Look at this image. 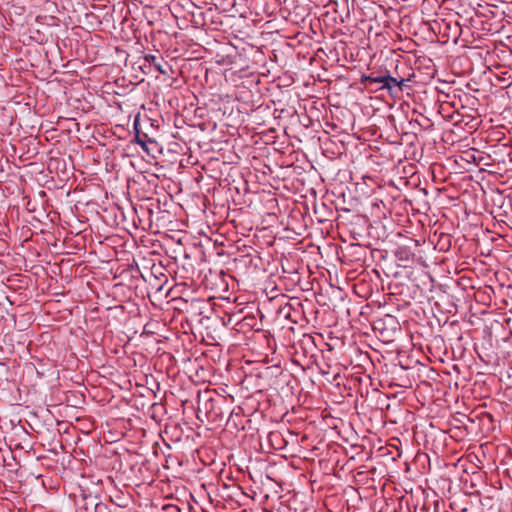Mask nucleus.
<instances>
[{
    "label": "nucleus",
    "instance_id": "21",
    "mask_svg": "<svg viewBox=\"0 0 512 512\" xmlns=\"http://www.w3.org/2000/svg\"><path fill=\"white\" fill-rule=\"evenodd\" d=\"M290 467H293V468H295V469H298V468H299V466H298V465H296L294 461H290Z\"/></svg>",
    "mask_w": 512,
    "mask_h": 512
},
{
    "label": "nucleus",
    "instance_id": "2",
    "mask_svg": "<svg viewBox=\"0 0 512 512\" xmlns=\"http://www.w3.org/2000/svg\"><path fill=\"white\" fill-rule=\"evenodd\" d=\"M301 240H297L290 235V261L296 266H290V284L300 286L301 275L307 272V264L304 263L301 254L305 253L304 247L300 246Z\"/></svg>",
    "mask_w": 512,
    "mask_h": 512
},
{
    "label": "nucleus",
    "instance_id": "16",
    "mask_svg": "<svg viewBox=\"0 0 512 512\" xmlns=\"http://www.w3.org/2000/svg\"><path fill=\"white\" fill-rule=\"evenodd\" d=\"M291 160H292V153H290V161H291ZM289 167H290V168H292V170H290V175H291L292 173L299 174V173L297 172L298 168H300L299 166H293V163H291V162H290Z\"/></svg>",
    "mask_w": 512,
    "mask_h": 512
},
{
    "label": "nucleus",
    "instance_id": "9",
    "mask_svg": "<svg viewBox=\"0 0 512 512\" xmlns=\"http://www.w3.org/2000/svg\"><path fill=\"white\" fill-rule=\"evenodd\" d=\"M135 129V142L139 144L143 148V150L148 152V143H154V141L150 139L147 134L141 133L136 127Z\"/></svg>",
    "mask_w": 512,
    "mask_h": 512
},
{
    "label": "nucleus",
    "instance_id": "12",
    "mask_svg": "<svg viewBox=\"0 0 512 512\" xmlns=\"http://www.w3.org/2000/svg\"><path fill=\"white\" fill-rule=\"evenodd\" d=\"M290 125L295 126L296 124H302L304 127H308V123L310 122V119L307 116H304V120L307 121V123L302 122L300 119V115L297 111H294L293 114H290Z\"/></svg>",
    "mask_w": 512,
    "mask_h": 512
},
{
    "label": "nucleus",
    "instance_id": "11",
    "mask_svg": "<svg viewBox=\"0 0 512 512\" xmlns=\"http://www.w3.org/2000/svg\"><path fill=\"white\" fill-rule=\"evenodd\" d=\"M386 82L384 89L391 90L394 86L399 87L400 90H402V86L404 84V79L397 80L396 78L387 75L385 76Z\"/></svg>",
    "mask_w": 512,
    "mask_h": 512
},
{
    "label": "nucleus",
    "instance_id": "3",
    "mask_svg": "<svg viewBox=\"0 0 512 512\" xmlns=\"http://www.w3.org/2000/svg\"><path fill=\"white\" fill-rule=\"evenodd\" d=\"M311 38L305 31L297 30L294 35H290V48L293 49V53L297 56L299 64L298 67L302 68L306 65H311Z\"/></svg>",
    "mask_w": 512,
    "mask_h": 512
},
{
    "label": "nucleus",
    "instance_id": "8",
    "mask_svg": "<svg viewBox=\"0 0 512 512\" xmlns=\"http://www.w3.org/2000/svg\"><path fill=\"white\" fill-rule=\"evenodd\" d=\"M299 499V505L295 506L294 512H307L309 505V497L305 493H294L293 500L297 502Z\"/></svg>",
    "mask_w": 512,
    "mask_h": 512
},
{
    "label": "nucleus",
    "instance_id": "23",
    "mask_svg": "<svg viewBox=\"0 0 512 512\" xmlns=\"http://www.w3.org/2000/svg\"><path fill=\"white\" fill-rule=\"evenodd\" d=\"M186 508H187L188 512H190L191 506L189 504L186 505Z\"/></svg>",
    "mask_w": 512,
    "mask_h": 512
},
{
    "label": "nucleus",
    "instance_id": "5",
    "mask_svg": "<svg viewBox=\"0 0 512 512\" xmlns=\"http://www.w3.org/2000/svg\"><path fill=\"white\" fill-rule=\"evenodd\" d=\"M293 14V18L290 16V34L294 35L297 30L304 31L306 28H310L311 23L307 20L309 11L305 5L296 4Z\"/></svg>",
    "mask_w": 512,
    "mask_h": 512
},
{
    "label": "nucleus",
    "instance_id": "25",
    "mask_svg": "<svg viewBox=\"0 0 512 512\" xmlns=\"http://www.w3.org/2000/svg\"><path fill=\"white\" fill-rule=\"evenodd\" d=\"M294 137L297 139L298 142H301L300 138H298L297 136H294Z\"/></svg>",
    "mask_w": 512,
    "mask_h": 512
},
{
    "label": "nucleus",
    "instance_id": "18",
    "mask_svg": "<svg viewBox=\"0 0 512 512\" xmlns=\"http://www.w3.org/2000/svg\"><path fill=\"white\" fill-rule=\"evenodd\" d=\"M145 59H146L148 62H150V63H154V62H155V60H156V56L151 55V54H148V55H146V56H145Z\"/></svg>",
    "mask_w": 512,
    "mask_h": 512
},
{
    "label": "nucleus",
    "instance_id": "1",
    "mask_svg": "<svg viewBox=\"0 0 512 512\" xmlns=\"http://www.w3.org/2000/svg\"><path fill=\"white\" fill-rule=\"evenodd\" d=\"M313 345V338L307 333H302L301 338L290 345V362L296 366L297 370L304 372L305 368L309 366L310 361L307 354Z\"/></svg>",
    "mask_w": 512,
    "mask_h": 512
},
{
    "label": "nucleus",
    "instance_id": "6",
    "mask_svg": "<svg viewBox=\"0 0 512 512\" xmlns=\"http://www.w3.org/2000/svg\"><path fill=\"white\" fill-rule=\"evenodd\" d=\"M218 410L219 409L216 407V401L209 395L208 391H206L204 395L198 396V418H200V414H204L207 419L215 420L219 415Z\"/></svg>",
    "mask_w": 512,
    "mask_h": 512
},
{
    "label": "nucleus",
    "instance_id": "4",
    "mask_svg": "<svg viewBox=\"0 0 512 512\" xmlns=\"http://www.w3.org/2000/svg\"><path fill=\"white\" fill-rule=\"evenodd\" d=\"M295 207L290 208V232L301 236L306 231V224L301 222L307 207L297 199L293 200Z\"/></svg>",
    "mask_w": 512,
    "mask_h": 512
},
{
    "label": "nucleus",
    "instance_id": "14",
    "mask_svg": "<svg viewBox=\"0 0 512 512\" xmlns=\"http://www.w3.org/2000/svg\"><path fill=\"white\" fill-rule=\"evenodd\" d=\"M297 309H303L302 300L298 296H290V312H295Z\"/></svg>",
    "mask_w": 512,
    "mask_h": 512
},
{
    "label": "nucleus",
    "instance_id": "19",
    "mask_svg": "<svg viewBox=\"0 0 512 512\" xmlns=\"http://www.w3.org/2000/svg\"><path fill=\"white\" fill-rule=\"evenodd\" d=\"M155 68L161 73V74H166L167 72L162 68V66L160 64H155Z\"/></svg>",
    "mask_w": 512,
    "mask_h": 512
},
{
    "label": "nucleus",
    "instance_id": "24",
    "mask_svg": "<svg viewBox=\"0 0 512 512\" xmlns=\"http://www.w3.org/2000/svg\"><path fill=\"white\" fill-rule=\"evenodd\" d=\"M296 180H297V182H301L302 185L304 184L303 180H300V179H296Z\"/></svg>",
    "mask_w": 512,
    "mask_h": 512
},
{
    "label": "nucleus",
    "instance_id": "7",
    "mask_svg": "<svg viewBox=\"0 0 512 512\" xmlns=\"http://www.w3.org/2000/svg\"><path fill=\"white\" fill-rule=\"evenodd\" d=\"M269 442L271 446L277 451H282L287 445V441L279 431H272L269 434Z\"/></svg>",
    "mask_w": 512,
    "mask_h": 512
},
{
    "label": "nucleus",
    "instance_id": "10",
    "mask_svg": "<svg viewBox=\"0 0 512 512\" xmlns=\"http://www.w3.org/2000/svg\"><path fill=\"white\" fill-rule=\"evenodd\" d=\"M290 322L300 324V326L303 327L308 322L304 309H297L295 312H290Z\"/></svg>",
    "mask_w": 512,
    "mask_h": 512
},
{
    "label": "nucleus",
    "instance_id": "22",
    "mask_svg": "<svg viewBox=\"0 0 512 512\" xmlns=\"http://www.w3.org/2000/svg\"><path fill=\"white\" fill-rule=\"evenodd\" d=\"M289 434H290V435H296V436H298V432H295V431H293V430H290V431H289Z\"/></svg>",
    "mask_w": 512,
    "mask_h": 512
},
{
    "label": "nucleus",
    "instance_id": "13",
    "mask_svg": "<svg viewBox=\"0 0 512 512\" xmlns=\"http://www.w3.org/2000/svg\"><path fill=\"white\" fill-rule=\"evenodd\" d=\"M364 82L368 83L369 85L381 84L380 88L384 89L386 79H385V76H379V77L367 76V77H365Z\"/></svg>",
    "mask_w": 512,
    "mask_h": 512
},
{
    "label": "nucleus",
    "instance_id": "15",
    "mask_svg": "<svg viewBox=\"0 0 512 512\" xmlns=\"http://www.w3.org/2000/svg\"><path fill=\"white\" fill-rule=\"evenodd\" d=\"M162 512H182L181 508L176 505H165Z\"/></svg>",
    "mask_w": 512,
    "mask_h": 512
},
{
    "label": "nucleus",
    "instance_id": "20",
    "mask_svg": "<svg viewBox=\"0 0 512 512\" xmlns=\"http://www.w3.org/2000/svg\"><path fill=\"white\" fill-rule=\"evenodd\" d=\"M106 509V506L105 505H96V512H100L102 510H105Z\"/></svg>",
    "mask_w": 512,
    "mask_h": 512
},
{
    "label": "nucleus",
    "instance_id": "17",
    "mask_svg": "<svg viewBox=\"0 0 512 512\" xmlns=\"http://www.w3.org/2000/svg\"><path fill=\"white\" fill-rule=\"evenodd\" d=\"M292 412H293V413H297V412H299V413H300L299 418H300L301 420H303V419L307 416L305 411H303V410H301V409L296 410V409H295V407H292Z\"/></svg>",
    "mask_w": 512,
    "mask_h": 512
}]
</instances>
